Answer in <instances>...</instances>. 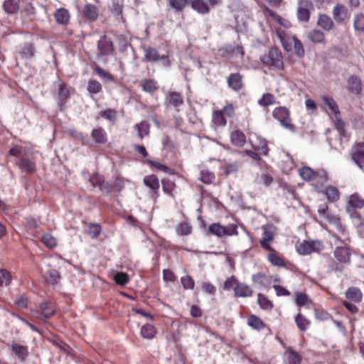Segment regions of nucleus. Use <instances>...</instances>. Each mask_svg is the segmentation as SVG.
<instances>
[{"mask_svg":"<svg viewBox=\"0 0 364 364\" xmlns=\"http://www.w3.org/2000/svg\"><path fill=\"white\" fill-rule=\"evenodd\" d=\"M257 302L260 307L263 309L267 310L272 309V307L271 301L262 294H258Z\"/></svg>","mask_w":364,"mask_h":364,"instance_id":"nucleus-44","label":"nucleus"},{"mask_svg":"<svg viewBox=\"0 0 364 364\" xmlns=\"http://www.w3.org/2000/svg\"><path fill=\"white\" fill-rule=\"evenodd\" d=\"M228 86L235 91L242 87V76L239 73H232L228 78Z\"/></svg>","mask_w":364,"mask_h":364,"instance_id":"nucleus-16","label":"nucleus"},{"mask_svg":"<svg viewBox=\"0 0 364 364\" xmlns=\"http://www.w3.org/2000/svg\"><path fill=\"white\" fill-rule=\"evenodd\" d=\"M268 257L269 262L274 266L282 267L284 265V260L275 254L271 253Z\"/></svg>","mask_w":364,"mask_h":364,"instance_id":"nucleus-56","label":"nucleus"},{"mask_svg":"<svg viewBox=\"0 0 364 364\" xmlns=\"http://www.w3.org/2000/svg\"><path fill=\"white\" fill-rule=\"evenodd\" d=\"M307 38L313 43H320L323 41L325 36L322 31L314 29L308 32Z\"/></svg>","mask_w":364,"mask_h":364,"instance_id":"nucleus-25","label":"nucleus"},{"mask_svg":"<svg viewBox=\"0 0 364 364\" xmlns=\"http://www.w3.org/2000/svg\"><path fill=\"white\" fill-rule=\"evenodd\" d=\"M262 64L269 68L276 70L284 69L283 56L282 53L276 48L269 49L267 54L261 57Z\"/></svg>","mask_w":364,"mask_h":364,"instance_id":"nucleus-2","label":"nucleus"},{"mask_svg":"<svg viewBox=\"0 0 364 364\" xmlns=\"http://www.w3.org/2000/svg\"><path fill=\"white\" fill-rule=\"evenodd\" d=\"M161 57L156 48L152 47H149L145 49V58L149 62L154 63L158 60H159Z\"/></svg>","mask_w":364,"mask_h":364,"instance_id":"nucleus-35","label":"nucleus"},{"mask_svg":"<svg viewBox=\"0 0 364 364\" xmlns=\"http://www.w3.org/2000/svg\"><path fill=\"white\" fill-rule=\"evenodd\" d=\"M87 90L92 94L99 93L102 90V85L95 80H90L87 85Z\"/></svg>","mask_w":364,"mask_h":364,"instance_id":"nucleus-46","label":"nucleus"},{"mask_svg":"<svg viewBox=\"0 0 364 364\" xmlns=\"http://www.w3.org/2000/svg\"><path fill=\"white\" fill-rule=\"evenodd\" d=\"M222 3V0H189L191 7L203 15L208 14L210 8L219 6Z\"/></svg>","mask_w":364,"mask_h":364,"instance_id":"nucleus-4","label":"nucleus"},{"mask_svg":"<svg viewBox=\"0 0 364 364\" xmlns=\"http://www.w3.org/2000/svg\"><path fill=\"white\" fill-rule=\"evenodd\" d=\"M275 103V97L270 93L264 94L262 98L258 100V104L262 107H267Z\"/></svg>","mask_w":364,"mask_h":364,"instance_id":"nucleus-37","label":"nucleus"},{"mask_svg":"<svg viewBox=\"0 0 364 364\" xmlns=\"http://www.w3.org/2000/svg\"><path fill=\"white\" fill-rule=\"evenodd\" d=\"M312 7V4L309 0H299L298 3L297 18L299 21L307 22L310 18L309 9Z\"/></svg>","mask_w":364,"mask_h":364,"instance_id":"nucleus-8","label":"nucleus"},{"mask_svg":"<svg viewBox=\"0 0 364 364\" xmlns=\"http://www.w3.org/2000/svg\"><path fill=\"white\" fill-rule=\"evenodd\" d=\"M90 182L94 187L98 186L102 191L106 193L111 192V188L109 183L105 182L103 178L98 175L92 176L90 179Z\"/></svg>","mask_w":364,"mask_h":364,"instance_id":"nucleus-14","label":"nucleus"},{"mask_svg":"<svg viewBox=\"0 0 364 364\" xmlns=\"http://www.w3.org/2000/svg\"><path fill=\"white\" fill-rule=\"evenodd\" d=\"M274 289L278 296H289L290 292L284 287L279 285H274Z\"/></svg>","mask_w":364,"mask_h":364,"instance_id":"nucleus-63","label":"nucleus"},{"mask_svg":"<svg viewBox=\"0 0 364 364\" xmlns=\"http://www.w3.org/2000/svg\"><path fill=\"white\" fill-rule=\"evenodd\" d=\"M238 168V164L236 162L225 164L224 166L225 173L226 176L235 175Z\"/></svg>","mask_w":364,"mask_h":364,"instance_id":"nucleus-49","label":"nucleus"},{"mask_svg":"<svg viewBox=\"0 0 364 364\" xmlns=\"http://www.w3.org/2000/svg\"><path fill=\"white\" fill-rule=\"evenodd\" d=\"M141 86L144 91L151 93L157 90L156 82L154 80H143Z\"/></svg>","mask_w":364,"mask_h":364,"instance_id":"nucleus-36","label":"nucleus"},{"mask_svg":"<svg viewBox=\"0 0 364 364\" xmlns=\"http://www.w3.org/2000/svg\"><path fill=\"white\" fill-rule=\"evenodd\" d=\"M200 178L203 183L210 184L215 180V175L208 170H202L200 171Z\"/></svg>","mask_w":364,"mask_h":364,"instance_id":"nucleus-40","label":"nucleus"},{"mask_svg":"<svg viewBox=\"0 0 364 364\" xmlns=\"http://www.w3.org/2000/svg\"><path fill=\"white\" fill-rule=\"evenodd\" d=\"M20 55L23 58L29 59L34 55V48L32 45L25 46L20 51Z\"/></svg>","mask_w":364,"mask_h":364,"instance_id":"nucleus-45","label":"nucleus"},{"mask_svg":"<svg viewBox=\"0 0 364 364\" xmlns=\"http://www.w3.org/2000/svg\"><path fill=\"white\" fill-rule=\"evenodd\" d=\"M334 124L340 135H345V123L340 118V115L335 116Z\"/></svg>","mask_w":364,"mask_h":364,"instance_id":"nucleus-53","label":"nucleus"},{"mask_svg":"<svg viewBox=\"0 0 364 364\" xmlns=\"http://www.w3.org/2000/svg\"><path fill=\"white\" fill-rule=\"evenodd\" d=\"M326 194L328 198L332 201L337 200L339 198V191L334 186H328L326 190Z\"/></svg>","mask_w":364,"mask_h":364,"instance_id":"nucleus-47","label":"nucleus"},{"mask_svg":"<svg viewBox=\"0 0 364 364\" xmlns=\"http://www.w3.org/2000/svg\"><path fill=\"white\" fill-rule=\"evenodd\" d=\"M12 353L16 356L17 359L23 361L28 355V349L26 346L12 343L11 345Z\"/></svg>","mask_w":364,"mask_h":364,"instance_id":"nucleus-15","label":"nucleus"},{"mask_svg":"<svg viewBox=\"0 0 364 364\" xmlns=\"http://www.w3.org/2000/svg\"><path fill=\"white\" fill-rule=\"evenodd\" d=\"M238 284V281L235 279V277L232 276L227 279L223 285V289L225 290H230L231 289H234V287Z\"/></svg>","mask_w":364,"mask_h":364,"instance_id":"nucleus-57","label":"nucleus"},{"mask_svg":"<svg viewBox=\"0 0 364 364\" xmlns=\"http://www.w3.org/2000/svg\"><path fill=\"white\" fill-rule=\"evenodd\" d=\"M189 0H169V5L177 11H182Z\"/></svg>","mask_w":364,"mask_h":364,"instance_id":"nucleus-39","label":"nucleus"},{"mask_svg":"<svg viewBox=\"0 0 364 364\" xmlns=\"http://www.w3.org/2000/svg\"><path fill=\"white\" fill-rule=\"evenodd\" d=\"M41 241L47 247L50 249H52L56 246L55 239L50 234L43 235Z\"/></svg>","mask_w":364,"mask_h":364,"instance_id":"nucleus-50","label":"nucleus"},{"mask_svg":"<svg viewBox=\"0 0 364 364\" xmlns=\"http://www.w3.org/2000/svg\"><path fill=\"white\" fill-rule=\"evenodd\" d=\"M348 15V9L343 4H336L333 9V17L337 23L344 21Z\"/></svg>","mask_w":364,"mask_h":364,"instance_id":"nucleus-12","label":"nucleus"},{"mask_svg":"<svg viewBox=\"0 0 364 364\" xmlns=\"http://www.w3.org/2000/svg\"><path fill=\"white\" fill-rule=\"evenodd\" d=\"M19 166L24 169L26 172H32L35 170V164L31 161L22 159L19 161Z\"/></svg>","mask_w":364,"mask_h":364,"instance_id":"nucleus-43","label":"nucleus"},{"mask_svg":"<svg viewBox=\"0 0 364 364\" xmlns=\"http://www.w3.org/2000/svg\"><path fill=\"white\" fill-rule=\"evenodd\" d=\"M40 312L34 311L33 316L39 320L48 319L54 316L55 310L50 302L41 303L39 306Z\"/></svg>","mask_w":364,"mask_h":364,"instance_id":"nucleus-7","label":"nucleus"},{"mask_svg":"<svg viewBox=\"0 0 364 364\" xmlns=\"http://www.w3.org/2000/svg\"><path fill=\"white\" fill-rule=\"evenodd\" d=\"M42 274L46 282L51 284L58 283L60 279L59 272L50 265H47L46 269L42 271Z\"/></svg>","mask_w":364,"mask_h":364,"instance_id":"nucleus-10","label":"nucleus"},{"mask_svg":"<svg viewBox=\"0 0 364 364\" xmlns=\"http://www.w3.org/2000/svg\"><path fill=\"white\" fill-rule=\"evenodd\" d=\"M202 289L206 292L210 294H214L215 293V287L210 284V283H205L203 282L201 284Z\"/></svg>","mask_w":364,"mask_h":364,"instance_id":"nucleus-64","label":"nucleus"},{"mask_svg":"<svg viewBox=\"0 0 364 364\" xmlns=\"http://www.w3.org/2000/svg\"><path fill=\"white\" fill-rule=\"evenodd\" d=\"M252 281L260 287H266L267 279L265 275L262 274H257L252 276Z\"/></svg>","mask_w":364,"mask_h":364,"instance_id":"nucleus-54","label":"nucleus"},{"mask_svg":"<svg viewBox=\"0 0 364 364\" xmlns=\"http://www.w3.org/2000/svg\"><path fill=\"white\" fill-rule=\"evenodd\" d=\"M97 58L105 61L106 58L112 52L113 45L112 41L104 36L97 42Z\"/></svg>","mask_w":364,"mask_h":364,"instance_id":"nucleus-6","label":"nucleus"},{"mask_svg":"<svg viewBox=\"0 0 364 364\" xmlns=\"http://www.w3.org/2000/svg\"><path fill=\"white\" fill-rule=\"evenodd\" d=\"M301 177L305 181H312L316 179V171H314L311 168L304 166L301 168L299 171Z\"/></svg>","mask_w":364,"mask_h":364,"instance_id":"nucleus-33","label":"nucleus"},{"mask_svg":"<svg viewBox=\"0 0 364 364\" xmlns=\"http://www.w3.org/2000/svg\"><path fill=\"white\" fill-rule=\"evenodd\" d=\"M295 322L299 329L301 331H305L310 325V321L300 313L296 316Z\"/></svg>","mask_w":364,"mask_h":364,"instance_id":"nucleus-30","label":"nucleus"},{"mask_svg":"<svg viewBox=\"0 0 364 364\" xmlns=\"http://www.w3.org/2000/svg\"><path fill=\"white\" fill-rule=\"evenodd\" d=\"M191 230V228L187 223H181L176 228L177 232L182 235L190 234Z\"/></svg>","mask_w":364,"mask_h":364,"instance_id":"nucleus-60","label":"nucleus"},{"mask_svg":"<svg viewBox=\"0 0 364 364\" xmlns=\"http://www.w3.org/2000/svg\"><path fill=\"white\" fill-rule=\"evenodd\" d=\"M317 24L326 31H331L333 27V21L331 18L326 14H321L318 16Z\"/></svg>","mask_w":364,"mask_h":364,"instance_id":"nucleus-18","label":"nucleus"},{"mask_svg":"<svg viewBox=\"0 0 364 364\" xmlns=\"http://www.w3.org/2000/svg\"><path fill=\"white\" fill-rule=\"evenodd\" d=\"M353 28L357 32H364V14L359 13L354 16Z\"/></svg>","mask_w":364,"mask_h":364,"instance_id":"nucleus-27","label":"nucleus"},{"mask_svg":"<svg viewBox=\"0 0 364 364\" xmlns=\"http://www.w3.org/2000/svg\"><path fill=\"white\" fill-rule=\"evenodd\" d=\"M346 296L348 299L355 302H359L362 299V293L360 290L356 287L349 288L346 292Z\"/></svg>","mask_w":364,"mask_h":364,"instance_id":"nucleus-28","label":"nucleus"},{"mask_svg":"<svg viewBox=\"0 0 364 364\" xmlns=\"http://www.w3.org/2000/svg\"><path fill=\"white\" fill-rule=\"evenodd\" d=\"M295 301L299 306H307L311 303L308 296L302 293L296 294Z\"/></svg>","mask_w":364,"mask_h":364,"instance_id":"nucleus-48","label":"nucleus"},{"mask_svg":"<svg viewBox=\"0 0 364 364\" xmlns=\"http://www.w3.org/2000/svg\"><path fill=\"white\" fill-rule=\"evenodd\" d=\"M334 256L340 262L347 263L350 260V252L346 246L338 247L334 251Z\"/></svg>","mask_w":364,"mask_h":364,"instance_id":"nucleus-13","label":"nucleus"},{"mask_svg":"<svg viewBox=\"0 0 364 364\" xmlns=\"http://www.w3.org/2000/svg\"><path fill=\"white\" fill-rule=\"evenodd\" d=\"M101 231L100 226L97 224H91L89 226L88 234L91 237L95 238L98 236Z\"/></svg>","mask_w":364,"mask_h":364,"instance_id":"nucleus-59","label":"nucleus"},{"mask_svg":"<svg viewBox=\"0 0 364 364\" xmlns=\"http://www.w3.org/2000/svg\"><path fill=\"white\" fill-rule=\"evenodd\" d=\"M323 248V245L321 241L304 240L296 245V250L301 255H309L313 252H318Z\"/></svg>","mask_w":364,"mask_h":364,"instance_id":"nucleus-5","label":"nucleus"},{"mask_svg":"<svg viewBox=\"0 0 364 364\" xmlns=\"http://www.w3.org/2000/svg\"><path fill=\"white\" fill-rule=\"evenodd\" d=\"M322 102L325 106V109H326L328 114L331 116L332 114L335 116L340 115V112L338 109V106L333 100V98L323 95L321 97Z\"/></svg>","mask_w":364,"mask_h":364,"instance_id":"nucleus-9","label":"nucleus"},{"mask_svg":"<svg viewBox=\"0 0 364 364\" xmlns=\"http://www.w3.org/2000/svg\"><path fill=\"white\" fill-rule=\"evenodd\" d=\"M136 127L141 139L147 136L149 133V124L146 122H141L140 124H136Z\"/></svg>","mask_w":364,"mask_h":364,"instance_id":"nucleus-42","label":"nucleus"},{"mask_svg":"<svg viewBox=\"0 0 364 364\" xmlns=\"http://www.w3.org/2000/svg\"><path fill=\"white\" fill-rule=\"evenodd\" d=\"M247 323L250 326L256 330H260L264 327L263 321L255 315L248 317Z\"/></svg>","mask_w":364,"mask_h":364,"instance_id":"nucleus-34","label":"nucleus"},{"mask_svg":"<svg viewBox=\"0 0 364 364\" xmlns=\"http://www.w3.org/2000/svg\"><path fill=\"white\" fill-rule=\"evenodd\" d=\"M348 205L347 206L348 210H350V208H361L364 206V199L362 198L358 193L352 194L348 199Z\"/></svg>","mask_w":364,"mask_h":364,"instance_id":"nucleus-17","label":"nucleus"},{"mask_svg":"<svg viewBox=\"0 0 364 364\" xmlns=\"http://www.w3.org/2000/svg\"><path fill=\"white\" fill-rule=\"evenodd\" d=\"M144 184L149 187L154 193H156L159 188V182L154 175L147 176L144 178Z\"/></svg>","mask_w":364,"mask_h":364,"instance_id":"nucleus-26","label":"nucleus"},{"mask_svg":"<svg viewBox=\"0 0 364 364\" xmlns=\"http://www.w3.org/2000/svg\"><path fill=\"white\" fill-rule=\"evenodd\" d=\"M167 101L175 108H178L183 104L181 94L176 92H171L167 97Z\"/></svg>","mask_w":364,"mask_h":364,"instance_id":"nucleus-21","label":"nucleus"},{"mask_svg":"<svg viewBox=\"0 0 364 364\" xmlns=\"http://www.w3.org/2000/svg\"><path fill=\"white\" fill-rule=\"evenodd\" d=\"M92 137L95 142L99 144H104L107 141L106 133L102 128L93 129Z\"/></svg>","mask_w":364,"mask_h":364,"instance_id":"nucleus-29","label":"nucleus"},{"mask_svg":"<svg viewBox=\"0 0 364 364\" xmlns=\"http://www.w3.org/2000/svg\"><path fill=\"white\" fill-rule=\"evenodd\" d=\"M346 88L352 93L355 95L360 94L362 90V85L360 78L355 75L350 76L347 80Z\"/></svg>","mask_w":364,"mask_h":364,"instance_id":"nucleus-11","label":"nucleus"},{"mask_svg":"<svg viewBox=\"0 0 364 364\" xmlns=\"http://www.w3.org/2000/svg\"><path fill=\"white\" fill-rule=\"evenodd\" d=\"M221 112L224 114V116L226 117H232L235 114V109L234 107L232 104H229L224 107V108L220 110Z\"/></svg>","mask_w":364,"mask_h":364,"instance_id":"nucleus-62","label":"nucleus"},{"mask_svg":"<svg viewBox=\"0 0 364 364\" xmlns=\"http://www.w3.org/2000/svg\"><path fill=\"white\" fill-rule=\"evenodd\" d=\"M273 117L278 120L281 126L288 130L294 132L296 127L291 123L290 112L289 109L284 107H279L275 108L272 112Z\"/></svg>","mask_w":364,"mask_h":364,"instance_id":"nucleus-3","label":"nucleus"},{"mask_svg":"<svg viewBox=\"0 0 364 364\" xmlns=\"http://www.w3.org/2000/svg\"><path fill=\"white\" fill-rule=\"evenodd\" d=\"M277 37L286 51L289 52L294 48V54L297 57L302 58L304 55L303 45L295 36H289L280 29L277 31Z\"/></svg>","mask_w":364,"mask_h":364,"instance_id":"nucleus-1","label":"nucleus"},{"mask_svg":"<svg viewBox=\"0 0 364 364\" xmlns=\"http://www.w3.org/2000/svg\"><path fill=\"white\" fill-rule=\"evenodd\" d=\"M141 333L143 338L151 339L156 334V329L152 325L147 323L141 327Z\"/></svg>","mask_w":364,"mask_h":364,"instance_id":"nucleus-31","label":"nucleus"},{"mask_svg":"<svg viewBox=\"0 0 364 364\" xmlns=\"http://www.w3.org/2000/svg\"><path fill=\"white\" fill-rule=\"evenodd\" d=\"M181 282L185 289H193L194 287V281L190 276L181 277Z\"/></svg>","mask_w":364,"mask_h":364,"instance_id":"nucleus-55","label":"nucleus"},{"mask_svg":"<svg viewBox=\"0 0 364 364\" xmlns=\"http://www.w3.org/2000/svg\"><path fill=\"white\" fill-rule=\"evenodd\" d=\"M208 230L213 235L218 237H222L225 235H230L231 233L226 229V228L222 226L219 223H213L208 227Z\"/></svg>","mask_w":364,"mask_h":364,"instance_id":"nucleus-20","label":"nucleus"},{"mask_svg":"<svg viewBox=\"0 0 364 364\" xmlns=\"http://www.w3.org/2000/svg\"><path fill=\"white\" fill-rule=\"evenodd\" d=\"M84 15L90 20L94 21L97 18L99 11L97 8L92 4H87L83 9Z\"/></svg>","mask_w":364,"mask_h":364,"instance_id":"nucleus-23","label":"nucleus"},{"mask_svg":"<svg viewBox=\"0 0 364 364\" xmlns=\"http://www.w3.org/2000/svg\"><path fill=\"white\" fill-rule=\"evenodd\" d=\"M11 280L10 273L6 269H0V287L7 286Z\"/></svg>","mask_w":364,"mask_h":364,"instance_id":"nucleus-51","label":"nucleus"},{"mask_svg":"<svg viewBox=\"0 0 364 364\" xmlns=\"http://www.w3.org/2000/svg\"><path fill=\"white\" fill-rule=\"evenodd\" d=\"M235 294L237 296L246 297L250 296L252 294V291L247 285L240 283L234 287Z\"/></svg>","mask_w":364,"mask_h":364,"instance_id":"nucleus-19","label":"nucleus"},{"mask_svg":"<svg viewBox=\"0 0 364 364\" xmlns=\"http://www.w3.org/2000/svg\"><path fill=\"white\" fill-rule=\"evenodd\" d=\"M114 279L115 282L121 286L125 285L129 281L127 274L124 272H117Z\"/></svg>","mask_w":364,"mask_h":364,"instance_id":"nucleus-52","label":"nucleus"},{"mask_svg":"<svg viewBox=\"0 0 364 364\" xmlns=\"http://www.w3.org/2000/svg\"><path fill=\"white\" fill-rule=\"evenodd\" d=\"M55 18L58 23L65 25L70 19V14L65 9H59L55 14Z\"/></svg>","mask_w":364,"mask_h":364,"instance_id":"nucleus-22","label":"nucleus"},{"mask_svg":"<svg viewBox=\"0 0 364 364\" xmlns=\"http://www.w3.org/2000/svg\"><path fill=\"white\" fill-rule=\"evenodd\" d=\"M95 72L102 78L106 79V80H107L109 81L113 80V77L109 73H108L107 72L105 71L104 70H102L100 67H96L95 68Z\"/></svg>","mask_w":364,"mask_h":364,"instance_id":"nucleus-61","label":"nucleus"},{"mask_svg":"<svg viewBox=\"0 0 364 364\" xmlns=\"http://www.w3.org/2000/svg\"><path fill=\"white\" fill-rule=\"evenodd\" d=\"M3 8L8 14H15L19 9V4L14 0H6L4 2Z\"/></svg>","mask_w":364,"mask_h":364,"instance_id":"nucleus-32","label":"nucleus"},{"mask_svg":"<svg viewBox=\"0 0 364 364\" xmlns=\"http://www.w3.org/2000/svg\"><path fill=\"white\" fill-rule=\"evenodd\" d=\"M213 122L218 126H225L227 120L221 111H215L213 114Z\"/></svg>","mask_w":364,"mask_h":364,"instance_id":"nucleus-38","label":"nucleus"},{"mask_svg":"<svg viewBox=\"0 0 364 364\" xmlns=\"http://www.w3.org/2000/svg\"><path fill=\"white\" fill-rule=\"evenodd\" d=\"M70 95L69 89L67 87V86L62 85L59 87L58 90V99L60 101H63L66 98L68 97Z\"/></svg>","mask_w":364,"mask_h":364,"instance_id":"nucleus-58","label":"nucleus"},{"mask_svg":"<svg viewBox=\"0 0 364 364\" xmlns=\"http://www.w3.org/2000/svg\"><path fill=\"white\" fill-rule=\"evenodd\" d=\"M288 354V361L289 364H300L301 357L291 348H289L286 352Z\"/></svg>","mask_w":364,"mask_h":364,"instance_id":"nucleus-41","label":"nucleus"},{"mask_svg":"<svg viewBox=\"0 0 364 364\" xmlns=\"http://www.w3.org/2000/svg\"><path fill=\"white\" fill-rule=\"evenodd\" d=\"M230 138L232 144L238 146H242L246 141L245 135L239 130L234 131Z\"/></svg>","mask_w":364,"mask_h":364,"instance_id":"nucleus-24","label":"nucleus"}]
</instances>
